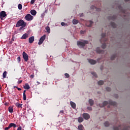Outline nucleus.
Wrapping results in <instances>:
<instances>
[{"label":"nucleus","instance_id":"39","mask_svg":"<svg viewBox=\"0 0 130 130\" xmlns=\"http://www.w3.org/2000/svg\"><path fill=\"white\" fill-rule=\"evenodd\" d=\"M64 76L66 77V78H70V75L68 73H65Z\"/></svg>","mask_w":130,"mask_h":130},{"label":"nucleus","instance_id":"13","mask_svg":"<svg viewBox=\"0 0 130 130\" xmlns=\"http://www.w3.org/2000/svg\"><path fill=\"white\" fill-rule=\"evenodd\" d=\"M92 24H93V21L90 20L86 22V25L87 27H91V26H92Z\"/></svg>","mask_w":130,"mask_h":130},{"label":"nucleus","instance_id":"54","mask_svg":"<svg viewBox=\"0 0 130 130\" xmlns=\"http://www.w3.org/2000/svg\"><path fill=\"white\" fill-rule=\"evenodd\" d=\"M118 8L119 10H121V6H118Z\"/></svg>","mask_w":130,"mask_h":130},{"label":"nucleus","instance_id":"26","mask_svg":"<svg viewBox=\"0 0 130 130\" xmlns=\"http://www.w3.org/2000/svg\"><path fill=\"white\" fill-rule=\"evenodd\" d=\"M3 79H6V78H7V71H5L3 73Z\"/></svg>","mask_w":130,"mask_h":130},{"label":"nucleus","instance_id":"45","mask_svg":"<svg viewBox=\"0 0 130 130\" xmlns=\"http://www.w3.org/2000/svg\"><path fill=\"white\" fill-rule=\"evenodd\" d=\"M97 12H101V9L100 8H96Z\"/></svg>","mask_w":130,"mask_h":130},{"label":"nucleus","instance_id":"8","mask_svg":"<svg viewBox=\"0 0 130 130\" xmlns=\"http://www.w3.org/2000/svg\"><path fill=\"white\" fill-rule=\"evenodd\" d=\"M5 17H7V14L6 13V12L2 11L0 13V18H1V20H4V18H5Z\"/></svg>","mask_w":130,"mask_h":130},{"label":"nucleus","instance_id":"37","mask_svg":"<svg viewBox=\"0 0 130 130\" xmlns=\"http://www.w3.org/2000/svg\"><path fill=\"white\" fill-rule=\"evenodd\" d=\"M93 77H95V78H97V74L95 72L91 73Z\"/></svg>","mask_w":130,"mask_h":130},{"label":"nucleus","instance_id":"12","mask_svg":"<svg viewBox=\"0 0 130 130\" xmlns=\"http://www.w3.org/2000/svg\"><path fill=\"white\" fill-rule=\"evenodd\" d=\"M89 63L91 64H95V63L97 62V61L95 60H93L92 59L88 60Z\"/></svg>","mask_w":130,"mask_h":130},{"label":"nucleus","instance_id":"25","mask_svg":"<svg viewBox=\"0 0 130 130\" xmlns=\"http://www.w3.org/2000/svg\"><path fill=\"white\" fill-rule=\"evenodd\" d=\"M83 128H84V126L82 124H80L78 126V129L79 130H83Z\"/></svg>","mask_w":130,"mask_h":130},{"label":"nucleus","instance_id":"42","mask_svg":"<svg viewBox=\"0 0 130 130\" xmlns=\"http://www.w3.org/2000/svg\"><path fill=\"white\" fill-rule=\"evenodd\" d=\"M17 60L18 61H19V62H20V61H21V57L20 56L18 57Z\"/></svg>","mask_w":130,"mask_h":130},{"label":"nucleus","instance_id":"17","mask_svg":"<svg viewBox=\"0 0 130 130\" xmlns=\"http://www.w3.org/2000/svg\"><path fill=\"white\" fill-rule=\"evenodd\" d=\"M30 14L32 16H36V14H37V12L35 10H32L30 11Z\"/></svg>","mask_w":130,"mask_h":130},{"label":"nucleus","instance_id":"52","mask_svg":"<svg viewBox=\"0 0 130 130\" xmlns=\"http://www.w3.org/2000/svg\"><path fill=\"white\" fill-rule=\"evenodd\" d=\"M12 41H15V37H13L12 38Z\"/></svg>","mask_w":130,"mask_h":130},{"label":"nucleus","instance_id":"24","mask_svg":"<svg viewBox=\"0 0 130 130\" xmlns=\"http://www.w3.org/2000/svg\"><path fill=\"white\" fill-rule=\"evenodd\" d=\"M9 126L10 127H16L17 126V125H16V124L14 123H11L9 124Z\"/></svg>","mask_w":130,"mask_h":130},{"label":"nucleus","instance_id":"29","mask_svg":"<svg viewBox=\"0 0 130 130\" xmlns=\"http://www.w3.org/2000/svg\"><path fill=\"white\" fill-rule=\"evenodd\" d=\"M23 105V104H16V106H17V107H18V108H22V106Z\"/></svg>","mask_w":130,"mask_h":130},{"label":"nucleus","instance_id":"27","mask_svg":"<svg viewBox=\"0 0 130 130\" xmlns=\"http://www.w3.org/2000/svg\"><path fill=\"white\" fill-rule=\"evenodd\" d=\"M98 85H100V86H102V85H103V84H104V82L102 80H100L98 82Z\"/></svg>","mask_w":130,"mask_h":130},{"label":"nucleus","instance_id":"56","mask_svg":"<svg viewBox=\"0 0 130 130\" xmlns=\"http://www.w3.org/2000/svg\"><path fill=\"white\" fill-rule=\"evenodd\" d=\"M30 78H34V75H31Z\"/></svg>","mask_w":130,"mask_h":130},{"label":"nucleus","instance_id":"62","mask_svg":"<svg viewBox=\"0 0 130 130\" xmlns=\"http://www.w3.org/2000/svg\"><path fill=\"white\" fill-rule=\"evenodd\" d=\"M110 107L109 106H108V108H109Z\"/></svg>","mask_w":130,"mask_h":130},{"label":"nucleus","instance_id":"36","mask_svg":"<svg viewBox=\"0 0 130 130\" xmlns=\"http://www.w3.org/2000/svg\"><path fill=\"white\" fill-rule=\"evenodd\" d=\"M23 96L24 101L27 100V96H26V94H23Z\"/></svg>","mask_w":130,"mask_h":130},{"label":"nucleus","instance_id":"18","mask_svg":"<svg viewBox=\"0 0 130 130\" xmlns=\"http://www.w3.org/2000/svg\"><path fill=\"white\" fill-rule=\"evenodd\" d=\"M89 103L90 106H93V105H94V101H93V100H92V99H89Z\"/></svg>","mask_w":130,"mask_h":130},{"label":"nucleus","instance_id":"6","mask_svg":"<svg viewBox=\"0 0 130 130\" xmlns=\"http://www.w3.org/2000/svg\"><path fill=\"white\" fill-rule=\"evenodd\" d=\"M22 55L24 60L25 61H28V59H29V57L28 56V54L26 53V52H23Z\"/></svg>","mask_w":130,"mask_h":130},{"label":"nucleus","instance_id":"1","mask_svg":"<svg viewBox=\"0 0 130 130\" xmlns=\"http://www.w3.org/2000/svg\"><path fill=\"white\" fill-rule=\"evenodd\" d=\"M109 104L110 105H113V106H116V102H113L112 101H109V103L107 101H105L103 103V105L101 106L100 104V106L101 107H105V106H106V105H107V104Z\"/></svg>","mask_w":130,"mask_h":130},{"label":"nucleus","instance_id":"11","mask_svg":"<svg viewBox=\"0 0 130 130\" xmlns=\"http://www.w3.org/2000/svg\"><path fill=\"white\" fill-rule=\"evenodd\" d=\"M70 105L71 106L72 108H73V109H76V103H75L73 101H71L70 102Z\"/></svg>","mask_w":130,"mask_h":130},{"label":"nucleus","instance_id":"30","mask_svg":"<svg viewBox=\"0 0 130 130\" xmlns=\"http://www.w3.org/2000/svg\"><path fill=\"white\" fill-rule=\"evenodd\" d=\"M46 30L47 33H50V27H49V26H47L46 28Z\"/></svg>","mask_w":130,"mask_h":130},{"label":"nucleus","instance_id":"61","mask_svg":"<svg viewBox=\"0 0 130 130\" xmlns=\"http://www.w3.org/2000/svg\"><path fill=\"white\" fill-rule=\"evenodd\" d=\"M116 98H118V95H116Z\"/></svg>","mask_w":130,"mask_h":130},{"label":"nucleus","instance_id":"20","mask_svg":"<svg viewBox=\"0 0 130 130\" xmlns=\"http://www.w3.org/2000/svg\"><path fill=\"white\" fill-rule=\"evenodd\" d=\"M109 20H115V19H116V16H109L108 18Z\"/></svg>","mask_w":130,"mask_h":130},{"label":"nucleus","instance_id":"51","mask_svg":"<svg viewBox=\"0 0 130 130\" xmlns=\"http://www.w3.org/2000/svg\"><path fill=\"white\" fill-rule=\"evenodd\" d=\"M22 29H24V26H22V27H20L19 30H22Z\"/></svg>","mask_w":130,"mask_h":130},{"label":"nucleus","instance_id":"38","mask_svg":"<svg viewBox=\"0 0 130 130\" xmlns=\"http://www.w3.org/2000/svg\"><path fill=\"white\" fill-rule=\"evenodd\" d=\"M106 89L108 92H110V91H111V88H110V87H106Z\"/></svg>","mask_w":130,"mask_h":130},{"label":"nucleus","instance_id":"22","mask_svg":"<svg viewBox=\"0 0 130 130\" xmlns=\"http://www.w3.org/2000/svg\"><path fill=\"white\" fill-rule=\"evenodd\" d=\"M78 122H79L80 123L81 122H83V121H84V119H83V118H82L81 117H80L78 118Z\"/></svg>","mask_w":130,"mask_h":130},{"label":"nucleus","instance_id":"50","mask_svg":"<svg viewBox=\"0 0 130 130\" xmlns=\"http://www.w3.org/2000/svg\"><path fill=\"white\" fill-rule=\"evenodd\" d=\"M80 33H81V34H84V33H85V31H83V30H81V31H80Z\"/></svg>","mask_w":130,"mask_h":130},{"label":"nucleus","instance_id":"10","mask_svg":"<svg viewBox=\"0 0 130 130\" xmlns=\"http://www.w3.org/2000/svg\"><path fill=\"white\" fill-rule=\"evenodd\" d=\"M35 39V38L34 36L30 37L28 39V42L29 43L32 44L33 42H34V40Z\"/></svg>","mask_w":130,"mask_h":130},{"label":"nucleus","instance_id":"49","mask_svg":"<svg viewBox=\"0 0 130 130\" xmlns=\"http://www.w3.org/2000/svg\"><path fill=\"white\" fill-rule=\"evenodd\" d=\"M18 91H21L22 89L21 88L17 87Z\"/></svg>","mask_w":130,"mask_h":130},{"label":"nucleus","instance_id":"48","mask_svg":"<svg viewBox=\"0 0 130 130\" xmlns=\"http://www.w3.org/2000/svg\"><path fill=\"white\" fill-rule=\"evenodd\" d=\"M22 82V80H20V81H18V84H21Z\"/></svg>","mask_w":130,"mask_h":130},{"label":"nucleus","instance_id":"2","mask_svg":"<svg viewBox=\"0 0 130 130\" xmlns=\"http://www.w3.org/2000/svg\"><path fill=\"white\" fill-rule=\"evenodd\" d=\"M26 23L25 22V21H24V20L22 19H20L16 23V27H21V26L26 27Z\"/></svg>","mask_w":130,"mask_h":130},{"label":"nucleus","instance_id":"19","mask_svg":"<svg viewBox=\"0 0 130 130\" xmlns=\"http://www.w3.org/2000/svg\"><path fill=\"white\" fill-rule=\"evenodd\" d=\"M96 51L98 53H103V50H101L99 48H96Z\"/></svg>","mask_w":130,"mask_h":130},{"label":"nucleus","instance_id":"15","mask_svg":"<svg viewBox=\"0 0 130 130\" xmlns=\"http://www.w3.org/2000/svg\"><path fill=\"white\" fill-rule=\"evenodd\" d=\"M28 38V35L27 34H24L21 37V39H27Z\"/></svg>","mask_w":130,"mask_h":130},{"label":"nucleus","instance_id":"46","mask_svg":"<svg viewBox=\"0 0 130 130\" xmlns=\"http://www.w3.org/2000/svg\"><path fill=\"white\" fill-rule=\"evenodd\" d=\"M61 26H65V25H66V23H64V22H61Z\"/></svg>","mask_w":130,"mask_h":130},{"label":"nucleus","instance_id":"32","mask_svg":"<svg viewBox=\"0 0 130 130\" xmlns=\"http://www.w3.org/2000/svg\"><path fill=\"white\" fill-rule=\"evenodd\" d=\"M129 129H130V126H128L127 127L124 126L123 128L121 130H129Z\"/></svg>","mask_w":130,"mask_h":130},{"label":"nucleus","instance_id":"55","mask_svg":"<svg viewBox=\"0 0 130 130\" xmlns=\"http://www.w3.org/2000/svg\"><path fill=\"white\" fill-rule=\"evenodd\" d=\"M10 44H13V41H11L9 42Z\"/></svg>","mask_w":130,"mask_h":130},{"label":"nucleus","instance_id":"9","mask_svg":"<svg viewBox=\"0 0 130 130\" xmlns=\"http://www.w3.org/2000/svg\"><path fill=\"white\" fill-rule=\"evenodd\" d=\"M82 116L84 119L88 120L90 119V115L88 113H84L83 114Z\"/></svg>","mask_w":130,"mask_h":130},{"label":"nucleus","instance_id":"40","mask_svg":"<svg viewBox=\"0 0 130 130\" xmlns=\"http://www.w3.org/2000/svg\"><path fill=\"white\" fill-rule=\"evenodd\" d=\"M36 1V0H31V1H30V4H31V5H33V4H34V3H35Z\"/></svg>","mask_w":130,"mask_h":130},{"label":"nucleus","instance_id":"33","mask_svg":"<svg viewBox=\"0 0 130 130\" xmlns=\"http://www.w3.org/2000/svg\"><path fill=\"white\" fill-rule=\"evenodd\" d=\"M104 125L106 127L109 126V122H108V121H106L104 123Z\"/></svg>","mask_w":130,"mask_h":130},{"label":"nucleus","instance_id":"41","mask_svg":"<svg viewBox=\"0 0 130 130\" xmlns=\"http://www.w3.org/2000/svg\"><path fill=\"white\" fill-rule=\"evenodd\" d=\"M11 128V127L10 126V125H9L8 127H6L5 129V130H9V129Z\"/></svg>","mask_w":130,"mask_h":130},{"label":"nucleus","instance_id":"44","mask_svg":"<svg viewBox=\"0 0 130 130\" xmlns=\"http://www.w3.org/2000/svg\"><path fill=\"white\" fill-rule=\"evenodd\" d=\"M64 113V111L63 110H61L60 112H59V114H63Z\"/></svg>","mask_w":130,"mask_h":130},{"label":"nucleus","instance_id":"57","mask_svg":"<svg viewBox=\"0 0 130 130\" xmlns=\"http://www.w3.org/2000/svg\"><path fill=\"white\" fill-rule=\"evenodd\" d=\"M26 94V90H24L23 91V94Z\"/></svg>","mask_w":130,"mask_h":130},{"label":"nucleus","instance_id":"21","mask_svg":"<svg viewBox=\"0 0 130 130\" xmlns=\"http://www.w3.org/2000/svg\"><path fill=\"white\" fill-rule=\"evenodd\" d=\"M111 26L112 27V28H116V24L114 22H111L110 23Z\"/></svg>","mask_w":130,"mask_h":130},{"label":"nucleus","instance_id":"53","mask_svg":"<svg viewBox=\"0 0 130 130\" xmlns=\"http://www.w3.org/2000/svg\"><path fill=\"white\" fill-rule=\"evenodd\" d=\"M17 130H22V127H19L17 128Z\"/></svg>","mask_w":130,"mask_h":130},{"label":"nucleus","instance_id":"3","mask_svg":"<svg viewBox=\"0 0 130 130\" xmlns=\"http://www.w3.org/2000/svg\"><path fill=\"white\" fill-rule=\"evenodd\" d=\"M88 43H89V42H88V41H85V40L83 41V42L78 41L77 45H78V46H81V47H82L83 48H84L86 44H88Z\"/></svg>","mask_w":130,"mask_h":130},{"label":"nucleus","instance_id":"4","mask_svg":"<svg viewBox=\"0 0 130 130\" xmlns=\"http://www.w3.org/2000/svg\"><path fill=\"white\" fill-rule=\"evenodd\" d=\"M46 38V35H45L42 36L39 41V42H38L39 45H41V44H42L44 42V40H45Z\"/></svg>","mask_w":130,"mask_h":130},{"label":"nucleus","instance_id":"60","mask_svg":"<svg viewBox=\"0 0 130 130\" xmlns=\"http://www.w3.org/2000/svg\"><path fill=\"white\" fill-rule=\"evenodd\" d=\"M129 0H125V2H128Z\"/></svg>","mask_w":130,"mask_h":130},{"label":"nucleus","instance_id":"31","mask_svg":"<svg viewBox=\"0 0 130 130\" xmlns=\"http://www.w3.org/2000/svg\"><path fill=\"white\" fill-rule=\"evenodd\" d=\"M121 127V125H119L118 127H114L113 130H119V128Z\"/></svg>","mask_w":130,"mask_h":130},{"label":"nucleus","instance_id":"28","mask_svg":"<svg viewBox=\"0 0 130 130\" xmlns=\"http://www.w3.org/2000/svg\"><path fill=\"white\" fill-rule=\"evenodd\" d=\"M116 57V54H114L113 55L111 56V60H114L115 58Z\"/></svg>","mask_w":130,"mask_h":130},{"label":"nucleus","instance_id":"59","mask_svg":"<svg viewBox=\"0 0 130 130\" xmlns=\"http://www.w3.org/2000/svg\"><path fill=\"white\" fill-rule=\"evenodd\" d=\"M14 88H16V89H17L18 87L17 86H14Z\"/></svg>","mask_w":130,"mask_h":130},{"label":"nucleus","instance_id":"23","mask_svg":"<svg viewBox=\"0 0 130 130\" xmlns=\"http://www.w3.org/2000/svg\"><path fill=\"white\" fill-rule=\"evenodd\" d=\"M79 23V21L77 19H73V23L74 25H77Z\"/></svg>","mask_w":130,"mask_h":130},{"label":"nucleus","instance_id":"34","mask_svg":"<svg viewBox=\"0 0 130 130\" xmlns=\"http://www.w3.org/2000/svg\"><path fill=\"white\" fill-rule=\"evenodd\" d=\"M18 9L22 10V4H18Z\"/></svg>","mask_w":130,"mask_h":130},{"label":"nucleus","instance_id":"5","mask_svg":"<svg viewBox=\"0 0 130 130\" xmlns=\"http://www.w3.org/2000/svg\"><path fill=\"white\" fill-rule=\"evenodd\" d=\"M33 16L30 14H27L25 16V19L26 20V21H32V20H33Z\"/></svg>","mask_w":130,"mask_h":130},{"label":"nucleus","instance_id":"58","mask_svg":"<svg viewBox=\"0 0 130 130\" xmlns=\"http://www.w3.org/2000/svg\"><path fill=\"white\" fill-rule=\"evenodd\" d=\"M37 84H38V85H40V82H39V81H37Z\"/></svg>","mask_w":130,"mask_h":130},{"label":"nucleus","instance_id":"47","mask_svg":"<svg viewBox=\"0 0 130 130\" xmlns=\"http://www.w3.org/2000/svg\"><path fill=\"white\" fill-rule=\"evenodd\" d=\"M91 8V9H96V7H95L94 6H92Z\"/></svg>","mask_w":130,"mask_h":130},{"label":"nucleus","instance_id":"7","mask_svg":"<svg viewBox=\"0 0 130 130\" xmlns=\"http://www.w3.org/2000/svg\"><path fill=\"white\" fill-rule=\"evenodd\" d=\"M105 36H106V34L103 33L102 34V39L100 40L101 43H102V40H104L103 42H106L107 40H108V39L105 38Z\"/></svg>","mask_w":130,"mask_h":130},{"label":"nucleus","instance_id":"14","mask_svg":"<svg viewBox=\"0 0 130 130\" xmlns=\"http://www.w3.org/2000/svg\"><path fill=\"white\" fill-rule=\"evenodd\" d=\"M23 88L24 89H25V90H29V89H30V86L28 83H26L23 86Z\"/></svg>","mask_w":130,"mask_h":130},{"label":"nucleus","instance_id":"16","mask_svg":"<svg viewBox=\"0 0 130 130\" xmlns=\"http://www.w3.org/2000/svg\"><path fill=\"white\" fill-rule=\"evenodd\" d=\"M8 110L10 113H13L14 111V108L13 107H9Z\"/></svg>","mask_w":130,"mask_h":130},{"label":"nucleus","instance_id":"35","mask_svg":"<svg viewBox=\"0 0 130 130\" xmlns=\"http://www.w3.org/2000/svg\"><path fill=\"white\" fill-rule=\"evenodd\" d=\"M102 48H103L104 49L106 48V44L104 43L102 45Z\"/></svg>","mask_w":130,"mask_h":130},{"label":"nucleus","instance_id":"43","mask_svg":"<svg viewBox=\"0 0 130 130\" xmlns=\"http://www.w3.org/2000/svg\"><path fill=\"white\" fill-rule=\"evenodd\" d=\"M87 109H88V110L91 111V110H92V107H87Z\"/></svg>","mask_w":130,"mask_h":130}]
</instances>
